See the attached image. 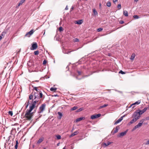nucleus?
I'll return each mask as SVG.
<instances>
[{
  "label": "nucleus",
  "instance_id": "nucleus-29",
  "mask_svg": "<svg viewBox=\"0 0 149 149\" xmlns=\"http://www.w3.org/2000/svg\"><path fill=\"white\" fill-rule=\"evenodd\" d=\"M93 14L94 15H97V11L95 9L93 10Z\"/></svg>",
  "mask_w": 149,
  "mask_h": 149
},
{
  "label": "nucleus",
  "instance_id": "nucleus-25",
  "mask_svg": "<svg viewBox=\"0 0 149 149\" xmlns=\"http://www.w3.org/2000/svg\"><path fill=\"white\" fill-rule=\"evenodd\" d=\"M135 55L134 53L132 54L131 57V58H130V59L132 60H133L135 58Z\"/></svg>",
  "mask_w": 149,
  "mask_h": 149
},
{
  "label": "nucleus",
  "instance_id": "nucleus-10",
  "mask_svg": "<svg viewBox=\"0 0 149 149\" xmlns=\"http://www.w3.org/2000/svg\"><path fill=\"white\" fill-rule=\"evenodd\" d=\"M133 118L130 121V122L128 123V125H130L131 124H132L135 122L137 120V118Z\"/></svg>",
  "mask_w": 149,
  "mask_h": 149
},
{
  "label": "nucleus",
  "instance_id": "nucleus-27",
  "mask_svg": "<svg viewBox=\"0 0 149 149\" xmlns=\"http://www.w3.org/2000/svg\"><path fill=\"white\" fill-rule=\"evenodd\" d=\"M78 108L77 106H74L71 108V111H74L77 109Z\"/></svg>",
  "mask_w": 149,
  "mask_h": 149
},
{
  "label": "nucleus",
  "instance_id": "nucleus-62",
  "mask_svg": "<svg viewBox=\"0 0 149 149\" xmlns=\"http://www.w3.org/2000/svg\"><path fill=\"white\" fill-rule=\"evenodd\" d=\"M125 116V115H124V116H122L121 117H123V118Z\"/></svg>",
  "mask_w": 149,
  "mask_h": 149
},
{
  "label": "nucleus",
  "instance_id": "nucleus-15",
  "mask_svg": "<svg viewBox=\"0 0 149 149\" xmlns=\"http://www.w3.org/2000/svg\"><path fill=\"white\" fill-rule=\"evenodd\" d=\"M85 118L84 117H80L78 118H77L76 120V122H79L82 120L85 119Z\"/></svg>",
  "mask_w": 149,
  "mask_h": 149
},
{
  "label": "nucleus",
  "instance_id": "nucleus-30",
  "mask_svg": "<svg viewBox=\"0 0 149 149\" xmlns=\"http://www.w3.org/2000/svg\"><path fill=\"white\" fill-rule=\"evenodd\" d=\"M107 6L108 7H109L111 6V3L109 1H108L107 2L106 4Z\"/></svg>",
  "mask_w": 149,
  "mask_h": 149
},
{
  "label": "nucleus",
  "instance_id": "nucleus-38",
  "mask_svg": "<svg viewBox=\"0 0 149 149\" xmlns=\"http://www.w3.org/2000/svg\"><path fill=\"white\" fill-rule=\"evenodd\" d=\"M8 114L10 115L11 116H12L13 115V113L12 111H10L8 112Z\"/></svg>",
  "mask_w": 149,
  "mask_h": 149
},
{
  "label": "nucleus",
  "instance_id": "nucleus-5",
  "mask_svg": "<svg viewBox=\"0 0 149 149\" xmlns=\"http://www.w3.org/2000/svg\"><path fill=\"white\" fill-rule=\"evenodd\" d=\"M147 108L145 107L143 109L141 110L140 109H138L136 110L137 112H138V113L140 116V115L143 114L147 110Z\"/></svg>",
  "mask_w": 149,
  "mask_h": 149
},
{
  "label": "nucleus",
  "instance_id": "nucleus-6",
  "mask_svg": "<svg viewBox=\"0 0 149 149\" xmlns=\"http://www.w3.org/2000/svg\"><path fill=\"white\" fill-rule=\"evenodd\" d=\"M38 47V45L36 42H34L32 44V46L31 49L34 50L36 49Z\"/></svg>",
  "mask_w": 149,
  "mask_h": 149
},
{
  "label": "nucleus",
  "instance_id": "nucleus-40",
  "mask_svg": "<svg viewBox=\"0 0 149 149\" xmlns=\"http://www.w3.org/2000/svg\"><path fill=\"white\" fill-rule=\"evenodd\" d=\"M103 29L102 28H100L97 29V31L98 32H100Z\"/></svg>",
  "mask_w": 149,
  "mask_h": 149
},
{
  "label": "nucleus",
  "instance_id": "nucleus-23",
  "mask_svg": "<svg viewBox=\"0 0 149 149\" xmlns=\"http://www.w3.org/2000/svg\"><path fill=\"white\" fill-rule=\"evenodd\" d=\"M36 107H35V109H36L35 110H34V112H30L29 113V114L33 117V113L34 112H35L36 111V109L37 108V106H36Z\"/></svg>",
  "mask_w": 149,
  "mask_h": 149
},
{
  "label": "nucleus",
  "instance_id": "nucleus-24",
  "mask_svg": "<svg viewBox=\"0 0 149 149\" xmlns=\"http://www.w3.org/2000/svg\"><path fill=\"white\" fill-rule=\"evenodd\" d=\"M123 14L125 16H128L127 11L126 10H124L123 11Z\"/></svg>",
  "mask_w": 149,
  "mask_h": 149
},
{
  "label": "nucleus",
  "instance_id": "nucleus-13",
  "mask_svg": "<svg viewBox=\"0 0 149 149\" xmlns=\"http://www.w3.org/2000/svg\"><path fill=\"white\" fill-rule=\"evenodd\" d=\"M16 132V130L15 129H13L12 130H11V132L10 134H11L13 135V136H14L15 134V133Z\"/></svg>",
  "mask_w": 149,
  "mask_h": 149
},
{
  "label": "nucleus",
  "instance_id": "nucleus-1",
  "mask_svg": "<svg viewBox=\"0 0 149 149\" xmlns=\"http://www.w3.org/2000/svg\"><path fill=\"white\" fill-rule=\"evenodd\" d=\"M43 95L42 92H34L33 94V93L29 95V99L30 100H32L31 104H32L34 102H36L35 107H36V103L39 101L40 98H42Z\"/></svg>",
  "mask_w": 149,
  "mask_h": 149
},
{
  "label": "nucleus",
  "instance_id": "nucleus-14",
  "mask_svg": "<svg viewBox=\"0 0 149 149\" xmlns=\"http://www.w3.org/2000/svg\"><path fill=\"white\" fill-rule=\"evenodd\" d=\"M58 114L59 115V116L58 117V118L59 119H61L63 116L62 113L60 112H58Z\"/></svg>",
  "mask_w": 149,
  "mask_h": 149
},
{
  "label": "nucleus",
  "instance_id": "nucleus-28",
  "mask_svg": "<svg viewBox=\"0 0 149 149\" xmlns=\"http://www.w3.org/2000/svg\"><path fill=\"white\" fill-rule=\"evenodd\" d=\"M84 109L83 108H81L78 109H77V110L76 111V112H79L80 111H82Z\"/></svg>",
  "mask_w": 149,
  "mask_h": 149
},
{
  "label": "nucleus",
  "instance_id": "nucleus-48",
  "mask_svg": "<svg viewBox=\"0 0 149 149\" xmlns=\"http://www.w3.org/2000/svg\"><path fill=\"white\" fill-rule=\"evenodd\" d=\"M77 72L79 75H80L81 74V72L79 71H77Z\"/></svg>",
  "mask_w": 149,
  "mask_h": 149
},
{
  "label": "nucleus",
  "instance_id": "nucleus-49",
  "mask_svg": "<svg viewBox=\"0 0 149 149\" xmlns=\"http://www.w3.org/2000/svg\"><path fill=\"white\" fill-rule=\"evenodd\" d=\"M19 144V143L18 142V141L17 140L16 141V144L15 145H18V144Z\"/></svg>",
  "mask_w": 149,
  "mask_h": 149
},
{
  "label": "nucleus",
  "instance_id": "nucleus-22",
  "mask_svg": "<svg viewBox=\"0 0 149 149\" xmlns=\"http://www.w3.org/2000/svg\"><path fill=\"white\" fill-rule=\"evenodd\" d=\"M57 89V88H53V87H52V88H51L50 89V90L51 91H53V92H55L56 91V90Z\"/></svg>",
  "mask_w": 149,
  "mask_h": 149
},
{
  "label": "nucleus",
  "instance_id": "nucleus-8",
  "mask_svg": "<svg viewBox=\"0 0 149 149\" xmlns=\"http://www.w3.org/2000/svg\"><path fill=\"white\" fill-rule=\"evenodd\" d=\"M127 133V131H125L123 132H122L119 134L118 135V137H122L125 135Z\"/></svg>",
  "mask_w": 149,
  "mask_h": 149
},
{
  "label": "nucleus",
  "instance_id": "nucleus-51",
  "mask_svg": "<svg viewBox=\"0 0 149 149\" xmlns=\"http://www.w3.org/2000/svg\"><path fill=\"white\" fill-rule=\"evenodd\" d=\"M118 0H113V2L115 3Z\"/></svg>",
  "mask_w": 149,
  "mask_h": 149
},
{
  "label": "nucleus",
  "instance_id": "nucleus-57",
  "mask_svg": "<svg viewBox=\"0 0 149 149\" xmlns=\"http://www.w3.org/2000/svg\"><path fill=\"white\" fill-rule=\"evenodd\" d=\"M71 52V51H68L66 53V54H69Z\"/></svg>",
  "mask_w": 149,
  "mask_h": 149
},
{
  "label": "nucleus",
  "instance_id": "nucleus-63",
  "mask_svg": "<svg viewBox=\"0 0 149 149\" xmlns=\"http://www.w3.org/2000/svg\"><path fill=\"white\" fill-rule=\"evenodd\" d=\"M138 1V0H134V1H136V2H137Z\"/></svg>",
  "mask_w": 149,
  "mask_h": 149
},
{
  "label": "nucleus",
  "instance_id": "nucleus-4",
  "mask_svg": "<svg viewBox=\"0 0 149 149\" xmlns=\"http://www.w3.org/2000/svg\"><path fill=\"white\" fill-rule=\"evenodd\" d=\"M138 112H137L136 111H135L133 114L132 117L135 118H138L137 119V120H138L140 117V116L138 113Z\"/></svg>",
  "mask_w": 149,
  "mask_h": 149
},
{
  "label": "nucleus",
  "instance_id": "nucleus-7",
  "mask_svg": "<svg viewBox=\"0 0 149 149\" xmlns=\"http://www.w3.org/2000/svg\"><path fill=\"white\" fill-rule=\"evenodd\" d=\"M34 31L33 30H32L30 31L27 32L25 35V36L27 37H30V36L33 34V33Z\"/></svg>",
  "mask_w": 149,
  "mask_h": 149
},
{
  "label": "nucleus",
  "instance_id": "nucleus-41",
  "mask_svg": "<svg viewBox=\"0 0 149 149\" xmlns=\"http://www.w3.org/2000/svg\"><path fill=\"white\" fill-rule=\"evenodd\" d=\"M117 8L119 10L121 8V5L120 4H119L117 6Z\"/></svg>",
  "mask_w": 149,
  "mask_h": 149
},
{
  "label": "nucleus",
  "instance_id": "nucleus-45",
  "mask_svg": "<svg viewBox=\"0 0 149 149\" xmlns=\"http://www.w3.org/2000/svg\"><path fill=\"white\" fill-rule=\"evenodd\" d=\"M74 41L75 42H78L79 41V40L77 38H76L74 39Z\"/></svg>",
  "mask_w": 149,
  "mask_h": 149
},
{
  "label": "nucleus",
  "instance_id": "nucleus-17",
  "mask_svg": "<svg viewBox=\"0 0 149 149\" xmlns=\"http://www.w3.org/2000/svg\"><path fill=\"white\" fill-rule=\"evenodd\" d=\"M44 138L43 137H41L40 138L38 141L37 143L38 144H39L41 143L42 141H43Z\"/></svg>",
  "mask_w": 149,
  "mask_h": 149
},
{
  "label": "nucleus",
  "instance_id": "nucleus-21",
  "mask_svg": "<svg viewBox=\"0 0 149 149\" xmlns=\"http://www.w3.org/2000/svg\"><path fill=\"white\" fill-rule=\"evenodd\" d=\"M32 87H33V89L36 90V92H41V91H40V90L39 89H38L37 88H38V87H33V86Z\"/></svg>",
  "mask_w": 149,
  "mask_h": 149
},
{
  "label": "nucleus",
  "instance_id": "nucleus-59",
  "mask_svg": "<svg viewBox=\"0 0 149 149\" xmlns=\"http://www.w3.org/2000/svg\"><path fill=\"white\" fill-rule=\"evenodd\" d=\"M2 37L1 36H0V41L2 39Z\"/></svg>",
  "mask_w": 149,
  "mask_h": 149
},
{
  "label": "nucleus",
  "instance_id": "nucleus-3",
  "mask_svg": "<svg viewBox=\"0 0 149 149\" xmlns=\"http://www.w3.org/2000/svg\"><path fill=\"white\" fill-rule=\"evenodd\" d=\"M45 106L46 104L45 103L42 104L39 107V111L38 112V113L39 114L42 113L45 109Z\"/></svg>",
  "mask_w": 149,
  "mask_h": 149
},
{
  "label": "nucleus",
  "instance_id": "nucleus-43",
  "mask_svg": "<svg viewBox=\"0 0 149 149\" xmlns=\"http://www.w3.org/2000/svg\"><path fill=\"white\" fill-rule=\"evenodd\" d=\"M47 61L46 60H45L43 61V65H45V64H46V63H47Z\"/></svg>",
  "mask_w": 149,
  "mask_h": 149
},
{
  "label": "nucleus",
  "instance_id": "nucleus-12",
  "mask_svg": "<svg viewBox=\"0 0 149 149\" xmlns=\"http://www.w3.org/2000/svg\"><path fill=\"white\" fill-rule=\"evenodd\" d=\"M83 22V20L82 19H80L75 21V23L78 24H81Z\"/></svg>",
  "mask_w": 149,
  "mask_h": 149
},
{
  "label": "nucleus",
  "instance_id": "nucleus-35",
  "mask_svg": "<svg viewBox=\"0 0 149 149\" xmlns=\"http://www.w3.org/2000/svg\"><path fill=\"white\" fill-rule=\"evenodd\" d=\"M56 136L57 138V139L58 140H59L61 139V136L60 135H56Z\"/></svg>",
  "mask_w": 149,
  "mask_h": 149
},
{
  "label": "nucleus",
  "instance_id": "nucleus-44",
  "mask_svg": "<svg viewBox=\"0 0 149 149\" xmlns=\"http://www.w3.org/2000/svg\"><path fill=\"white\" fill-rule=\"evenodd\" d=\"M124 22L123 20H121L120 21L119 23L120 24H123L124 23Z\"/></svg>",
  "mask_w": 149,
  "mask_h": 149
},
{
  "label": "nucleus",
  "instance_id": "nucleus-55",
  "mask_svg": "<svg viewBox=\"0 0 149 149\" xmlns=\"http://www.w3.org/2000/svg\"><path fill=\"white\" fill-rule=\"evenodd\" d=\"M146 118L147 120H149V117H147Z\"/></svg>",
  "mask_w": 149,
  "mask_h": 149
},
{
  "label": "nucleus",
  "instance_id": "nucleus-47",
  "mask_svg": "<svg viewBox=\"0 0 149 149\" xmlns=\"http://www.w3.org/2000/svg\"><path fill=\"white\" fill-rule=\"evenodd\" d=\"M18 146V145H15V149H17Z\"/></svg>",
  "mask_w": 149,
  "mask_h": 149
},
{
  "label": "nucleus",
  "instance_id": "nucleus-54",
  "mask_svg": "<svg viewBox=\"0 0 149 149\" xmlns=\"http://www.w3.org/2000/svg\"><path fill=\"white\" fill-rule=\"evenodd\" d=\"M139 123H141V124H142L143 123V122L141 120L140 121V122Z\"/></svg>",
  "mask_w": 149,
  "mask_h": 149
},
{
  "label": "nucleus",
  "instance_id": "nucleus-9",
  "mask_svg": "<svg viewBox=\"0 0 149 149\" xmlns=\"http://www.w3.org/2000/svg\"><path fill=\"white\" fill-rule=\"evenodd\" d=\"M142 124H141V123H139L138 124V125H136L135 126H134V127L133 129V130H134L136 129H137L139 127H141L142 126Z\"/></svg>",
  "mask_w": 149,
  "mask_h": 149
},
{
  "label": "nucleus",
  "instance_id": "nucleus-26",
  "mask_svg": "<svg viewBox=\"0 0 149 149\" xmlns=\"http://www.w3.org/2000/svg\"><path fill=\"white\" fill-rule=\"evenodd\" d=\"M118 126H117L116 127V129L115 130H114L113 132V134L115 133L118 132Z\"/></svg>",
  "mask_w": 149,
  "mask_h": 149
},
{
  "label": "nucleus",
  "instance_id": "nucleus-2",
  "mask_svg": "<svg viewBox=\"0 0 149 149\" xmlns=\"http://www.w3.org/2000/svg\"><path fill=\"white\" fill-rule=\"evenodd\" d=\"M35 103L36 102H34L32 104H31L29 106V109H27L26 111L24 117L27 120H30L32 118V116L29 113L32 111L33 109L35 108L36 107H35Z\"/></svg>",
  "mask_w": 149,
  "mask_h": 149
},
{
  "label": "nucleus",
  "instance_id": "nucleus-36",
  "mask_svg": "<svg viewBox=\"0 0 149 149\" xmlns=\"http://www.w3.org/2000/svg\"><path fill=\"white\" fill-rule=\"evenodd\" d=\"M6 31H4L2 33L1 36H3L6 34Z\"/></svg>",
  "mask_w": 149,
  "mask_h": 149
},
{
  "label": "nucleus",
  "instance_id": "nucleus-46",
  "mask_svg": "<svg viewBox=\"0 0 149 149\" xmlns=\"http://www.w3.org/2000/svg\"><path fill=\"white\" fill-rule=\"evenodd\" d=\"M145 144L146 145L149 144V140L147 141L146 143H145Z\"/></svg>",
  "mask_w": 149,
  "mask_h": 149
},
{
  "label": "nucleus",
  "instance_id": "nucleus-42",
  "mask_svg": "<svg viewBox=\"0 0 149 149\" xmlns=\"http://www.w3.org/2000/svg\"><path fill=\"white\" fill-rule=\"evenodd\" d=\"M59 30L60 32L63 31V28L62 27H60L59 28Z\"/></svg>",
  "mask_w": 149,
  "mask_h": 149
},
{
  "label": "nucleus",
  "instance_id": "nucleus-52",
  "mask_svg": "<svg viewBox=\"0 0 149 149\" xmlns=\"http://www.w3.org/2000/svg\"><path fill=\"white\" fill-rule=\"evenodd\" d=\"M68 6H66V7H65V10H68Z\"/></svg>",
  "mask_w": 149,
  "mask_h": 149
},
{
  "label": "nucleus",
  "instance_id": "nucleus-39",
  "mask_svg": "<svg viewBox=\"0 0 149 149\" xmlns=\"http://www.w3.org/2000/svg\"><path fill=\"white\" fill-rule=\"evenodd\" d=\"M119 73H121L122 74H124L125 73V72H123L122 70H120L119 72Z\"/></svg>",
  "mask_w": 149,
  "mask_h": 149
},
{
  "label": "nucleus",
  "instance_id": "nucleus-16",
  "mask_svg": "<svg viewBox=\"0 0 149 149\" xmlns=\"http://www.w3.org/2000/svg\"><path fill=\"white\" fill-rule=\"evenodd\" d=\"M112 143V142L108 141L107 143H104L103 144V145L104 146V147H106L110 144Z\"/></svg>",
  "mask_w": 149,
  "mask_h": 149
},
{
  "label": "nucleus",
  "instance_id": "nucleus-34",
  "mask_svg": "<svg viewBox=\"0 0 149 149\" xmlns=\"http://www.w3.org/2000/svg\"><path fill=\"white\" fill-rule=\"evenodd\" d=\"M108 106V104H105L104 105L100 106V108H101L105 107Z\"/></svg>",
  "mask_w": 149,
  "mask_h": 149
},
{
  "label": "nucleus",
  "instance_id": "nucleus-37",
  "mask_svg": "<svg viewBox=\"0 0 149 149\" xmlns=\"http://www.w3.org/2000/svg\"><path fill=\"white\" fill-rule=\"evenodd\" d=\"M95 116L96 117V118H99V117H100V116L101 115L100 114V113H99V114H95Z\"/></svg>",
  "mask_w": 149,
  "mask_h": 149
},
{
  "label": "nucleus",
  "instance_id": "nucleus-19",
  "mask_svg": "<svg viewBox=\"0 0 149 149\" xmlns=\"http://www.w3.org/2000/svg\"><path fill=\"white\" fill-rule=\"evenodd\" d=\"M78 133V132L77 131H76L72 133L71 134L70 136V137H72L74 136L77 135Z\"/></svg>",
  "mask_w": 149,
  "mask_h": 149
},
{
  "label": "nucleus",
  "instance_id": "nucleus-50",
  "mask_svg": "<svg viewBox=\"0 0 149 149\" xmlns=\"http://www.w3.org/2000/svg\"><path fill=\"white\" fill-rule=\"evenodd\" d=\"M30 103L29 102V100L28 101V102H27V104L28 105H29L30 104Z\"/></svg>",
  "mask_w": 149,
  "mask_h": 149
},
{
  "label": "nucleus",
  "instance_id": "nucleus-33",
  "mask_svg": "<svg viewBox=\"0 0 149 149\" xmlns=\"http://www.w3.org/2000/svg\"><path fill=\"white\" fill-rule=\"evenodd\" d=\"M133 17L135 19H138L139 18V16L136 15H134Z\"/></svg>",
  "mask_w": 149,
  "mask_h": 149
},
{
  "label": "nucleus",
  "instance_id": "nucleus-58",
  "mask_svg": "<svg viewBox=\"0 0 149 149\" xmlns=\"http://www.w3.org/2000/svg\"><path fill=\"white\" fill-rule=\"evenodd\" d=\"M29 105L26 104V108H27Z\"/></svg>",
  "mask_w": 149,
  "mask_h": 149
},
{
  "label": "nucleus",
  "instance_id": "nucleus-61",
  "mask_svg": "<svg viewBox=\"0 0 149 149\" xmlns=\"http://www.w3.org/2000/svg\"><path fill=\"white\" fill-rule=\"evenodd\" d=\"M88 75H86V76H85L84 77H83V78L85 77H88Z\"/></svg>",
  "mask_w": 149,
  "mask_h": 149
},
{
  "label": "nucleus",
  "instance_id": "nucleus-53",
  "mask_svg": "<svg viewBox=\"0 0 149 149\" xmlns=\"http://www.w3.org/2000/svg\"><path fill=\"white\" fill-rule=\"evenodd\" d=\"M99 7L100 8H101V7H102V6H101V4L100 3L99 4Z\"/></svg>",
  "mask_w": 149,
  "mask_h": 149
},
{
  "label": "nucleus",
  "instance_id": "nucleus-56",
  "mask_svg": "<svg viewBox=\"0 0 149 149\" xmlns=\"http://www.w3.org/2000/svg\"><path fill=\"white\" fill-rule=\"evenodd\" d=\"M145 120V119H143L141 120L143 122V123L144 121Z\"/></svg>",
  "mask_w": 149,
  "mask_h": 149
},
{
  "label": "nucleus",
  "instance_id": "nucleus-32",
  "mask_svg": "<svg viewBox=\"0 0 149 149\" xmlns=\"http://www.w3.org/2000/svg\"><path fill=\"white\" fill-rule=\"evenodd\" d=\"M34 54L35 55H38L39 54V51L38 50H37V51H35L34 52Z\"/></svg>",
  "mask_w": 149,
  "mask_h": 149
},
{
  "label": "nucleus",
  "instance_id": "nucleus-31",
  "mask_svg": "<svg viewBox=\"0 0 149 149\" xmlns=\"http://www.w3.org/2000/svg\"><path fill=\"white\" fill-rule=\"evenodd\" d=\"M91 118L92 119L97 118L95 115H93L91 116Z\"/></svg>",
  "mask_w": 149,
  "mask_h": 149
},
{
  "label": "nucleus",
  "instance_id": "nucleus-20",
  "mask_svg": "<svg viewBox=\"0 0 149 149\" xmlns=\"http://www.w3.org/2000/svg\"><path fill=\"white\" fill-rule=\"evenodd\" d=\"M25 0H21L19 1L18 4V7L20 5H22L23 3H24Z\"/></svg>",
  "mask_w": 149,
  "mask_h": 149
},
{
  "label": "nucleus",
  "instance_id": "nucleus-18",
  "mask_svg": "<svg viewBox=\"0 0 149 149\" xmlns=\"http://www.w3.org/2000/svg\"><path fill=\"white\" fill-rule=\"evenodd\" d=\"M140 103H141L140 100H139L135 102L134 103L132 104L131 105V106H132V105H135V104H137V105L139 104Z\"/></svg>",
  "mask_w": 149,
  "mask_h": 149
},
{
  "label": "nucleus",
  "instance_id": "nucleus-64",
  "mask_svg": "<svg viewBox=\"0 0 149 149\" xmlns=\"http://www.w3.org/2000/svg\"><path fill=\"white\" fill-rule=\"evenodd\" d=\"M63 149H65V147H64V148H63Z\"/></svg>",
  "mask_w": 149,
  "mask_h": 149
},
{
  "label": "nucleus",
  "instance_id": "nucleus-11",
  "mask_svg": "<svg viewBox=\"0 0 149 149\" xmlns=\"http://www.w3.org/2000/svg\"><path fill=\"white\" fill-rule=\"evenodd\" d=\"M123 117H121L118 120H117L115 122V123H114V125H116L117 124L121 122L123 120Z\"/></svg>",
  "mask_w": 149,
  "mask_h": 149
},
{
  "label": "nucleus",
  "instance_id": "nucleus-60",
  "mask_svg": "<svg viewBox=\"0 0 149 149\" xmlns=\"http://www.w3.org/2000/svg\"><path fill=\"white\" fill-rule=\"evenodd\" d=\"M73 7H72L71 8V10H73Z\"/></svg>",
  "mask_w": 149,
  "mask_h": 149
}]
</instances>
